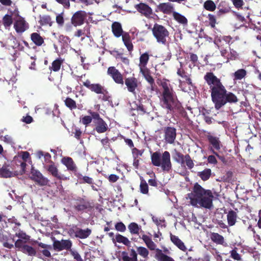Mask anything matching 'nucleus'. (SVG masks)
Wrapping results in <instances>:
<instances>
[{"mask_svg": "<svg viewBox=\"0 0 261 261\" xmlns=\"http://www.w3.org/2000/svg\"><path fill=\"white\" fill-rule=\"evenodd\" d=\"M163 130L165 142L167 144H174L176 138V129L174 127L166 126Z\"/></svg>", "mask_w": 261, "mask_h": 261, "instance_id": "10", "label": "nucleus"}, {"mask_svg": "<svg viewBox=\"0 0 261 261\" xmlns=\"http://www.w3.org/2000/svg\"><path fill=\"white\" fill-rule=\"evenodd\" d=\"M30 178L40 186H47L49 181L39 170L34 168L31 169Z\"/></svg>", "mask_w": 261, "mask_h": 261, "instance_id": "8", "label": "nucleus"}, {"mask_svg": "<svg viewBox=\"0 0 261 261\" xmlns=\"http://www.w3.org/2000/svg\"><path fill=\"white\" fill-rule=\"evenodd\" d=\"M207 190L203 189L198 183H196L191 193L188 194L192 205L196 206L200 199L204 196Z\"/></svg>", "mask_w": 261, "mask_h": 261, "instance_id": "5", "label": "nucleus"}, {"mask_svg": "<svg viewBox=\"0 0 261 261\" xmlns=\"http://www.w3.org/2000/svg\"><path fill=\"white\" fill-rule=\"evenodd\" d=\"M61 163L65 165L67 170L72 172H76L77 171V167L73 159L68 156L64 157L61 160Z\"/></svg>", "mask_w": 261, "mask_h": 261, "instance_id": "25", "label": "nucleus"}, {"mask_svg": "<svg viewBox=\"0 0 261 261\" xmlns=\"http://www.w3.org/2000/svg\"><path fill=\"white\" fill-rule=\"evenodd\" d=\"M237 218L238 214L237 212L232 210L229 211L227 215V220L228 225L229 226L234 225L237 222Z\"/></svg>", "mask_w": 261, "mask_h": 261, "instance_id": "35", "label": "nucleus"}, {"mask_svg": "<svg viewBox=\"0 0 261 261\" xmlns=\"http://www.w3.org/2000/svg\"><path fill=\"white\" fill-rule=\"evenodd\" d=\"M230 257L233 258L234 260L237 261L242 260L241 255L238 253L236 249H232L230 252Z\"/></svg>", "mask_w": 261, "mask_h": 261, "instance_id": "61", "label": "nucleus"}, {"mask_svg": "<svg viewBox=\"0 0 261 261\" xmlns=\"http://www.w3.org/2000/svg\"><path fill=\"white\" fill-rule=\"evenodd\" d=\"M115 229L120 232H124L126 230L125 225L121 222L117 223L115 225Z\"/></svg>", "mask_w": 261, "mask_h": 261, "instance_id": "64", "label": "nucleus"}, {"mask_svg": "<svg viewBox=\"0 0 261 261\" xmlns=\"http://www.w3.org/2000/svg\"><path fill=\"white\" fill-rule=\"evenodd\" d=\"M173 159L177 163H181V164L185 163V155L177 150L175 149L174 150Z\"/></svg>", "mask_w": 261, "mask_h": 261, "instance_id": "48", "label": "nucleus"}, {"mask_svg": "<svg viewBox=\"0 0 261 261\" xmlns=\"http://www.w3.org/2000/svg\"><path fill=\"white\" fill-rule=\"evenodd\" d=\"M158 11L165 14H170L174 11V7L173 5L169 2L160 3L155 9V12Z\"/></svg>", "mask_w": 261, "mask_h": 261, "instance_id": "23", "label": "nucleus"}, {"mask_svg": "<svg viewBox=\"0 0 261 261\" xmlns=\"http://www.w3.org/2000/svg\"><path fill=\"white\" fill-rule=\"evenodd\" d=\"M13 23V19L11 15L6 14L3 18V24L5 28H9Z\"/></svg>", "mask_w": 261, "mask_h": 261, "instance_id": "53", "label": "nucleus"}, {"mask_svg": "<svg viewBox=\"0 0 261 261\" xmlns=\"http://www.w3.org/2000/svg\"><path fill=\"white\" fill-rule=\"evenodd\" d=\"M207 139L210 144L209 149L211 152L212 150L219 151L222 147V144L218 137L212 135H208Z\"/></svg>", "mask_w": 261, "mask_h": 261, "instance_id": "17", "label": "nucleus"}, {"mask_svg": "<svg viewBox=\"0 0 261 261\" xmlns=\"http://www.w3.org/2000/svg\"><path fill=\"white\" fill-rule=\"evenodd\" d=\"M112 31L114 35L117 38L120 37L121 36H122L124 33L121 23L117 21L112 23Z\"/></svg>", "mask_w": 261, "mask_h": 261, "instance_id": "31", "label": "nucleus"}, {"mask_svg": "<svg viewBox=\"0 0 261 261\" xmlns=\"http://www.w3.org/2000/svg\"><path fill=\"white\" fill-rule=\"evenodd\" d=\"M116 242L119 243H122L126 246H129L130 245V242L126 237L119 233L115 236V243Z\"/></svg>", "mask_w": 261, "mask_h": 261, "instance_id": "45", "label": "nucleus"}, {"mask_svg": "<svg viewBox=\"0 0 261 261\" xmlns=\"http://www.w3.org/2000/svg\"><path fill=\"white\" fill-rule=\"evenodd\" d=\"M214 196L212 191L210 190H207L204 196H203L202 198L198 202V204L200 206L204 207L207 209H211L213 206V198Z\"/></svg>", "mask_w": 261, "mask_h": 261, "instance_id": "12", "label": "nucleus"}, {"mask_svg": "<svg viewBox=\"0 0 261 261\" xmlns=\"http://www.w3.org/2000/svg\"><path fill=\"white\" fill-rule=\"evenodd\" d=\"M87 17V13L84 11H78L72 16L71 19V24L74 26H80L84 24Z\"/></svg>", "mask_w": 261, "mask_h": 261, "instance_id": "14", "label": "nucleus"}, {"mask_svg": "<svg viewBox=\"0 0 261 261\" xmlns=\"http://www.w3.org/2000/svg\"><path fill=\"white\" fill-rule=\"evenodd\" d=\"M232 39L230 36H224L222 38L216 39L215 44L220 51L221 55L226 60L225 63L230 60H234L237 59L238 54L233 49L230 47V41Z\"/></svg>", "mask_w": 261, "mask_h": 261, "instance_id": "3", "label": "nucleus"}, {"mask_svg": "<svg viewBox=\"0 0 261 261\" xmlns=\"http://www.w3.org/2000/svg\"><path fill=\"white\" fill-rule=\"evenodd\" d=\"M156 250V258L159 261H174L171 257L163 253L161 250L158 249Z\"/></svg>", "mask_w": 261, "mask_h": 261, "instance_id": "43", "label": "nucleus"}, {"mask_svg": "<svg viewBox=\"0 0 261 261\" xmlns=\"http://www.w3.org/2000/svg\"><path fill=\"white\" fill-rule=\"evenodd\" d=\"M36 156L39 159H41L43 156L44 162L45 163V164H51V162H54L51 160V155L48 152H44L42 151H38L36 152Z\"/></svg>", "mask_w": 261, "mask_h": 261, "instance_id": "38", "label": "nucleus"}, {"mask_svg": "<svg viewBox=\"0 0 261 261\" xmlns=\"http://www.w3.org/2000/svg\"><path fill=\"white\" fill-rule=\"evenodd\" d=\"M141 182L140 185V192L143 194H148V186L145 179L142 177L140 178Z\"/></svg>", "mask_w": 261, "mask_h": 261, "instance_id": "50", "label": "nucleus"}, {"mask_svg": "<svg viewBox=\"0 0 261 261\" xmlns=\"http://www.w3.org/2000/svg\"><path fill=\"white\" fill-rule=\"evenodd\" d=\"M79 180H80V183L81 184H88L89 185L94 184L93 179L88 176H82L81 175L78 176Z\"/></svg>", "mask_w": 261, "mask_h": 261, "instance_id": "54", "label": "nucleus"}, {"mask_svg": "<svg viewBox=\"0 0 261 261\" xmlns=\"http://www.w3.org/2000/svg\"><path fill=\"white\" fill-rule=\"evenodd\" d=\"M136 10L147 18H152L151 15L153 14V11L151 8L147 4L143 3H140L135 5Z\"/></svg>", "mask_w": 261, "mask_h": 261, "instance_id": "16", "label": "nucleus"}, {"mask_svg": "<svg viewBox=\"0 0 261 261\" xmlns=\"http://www.w3.org/2000/svg\"><path fill=\"white\" fill-rule=\"evenodd\" d=\"M169 112H172L175 115H179L182 117H185L187 115L186 111L177 100L172 105V108L168 110V113Z\"/></svg>", "mask_w": 261, "mask_h": 261, "instance_id": "22", "label": "nucleus"}, {"mask_svg": "<svg viewBox=\"0 0 261 261\" xmlns=\"http://www.w3.org/2000/svg\"><path fill=\"white\" fill-rule=\"evenodd\" d=\"M107 73L108 74L111 76L116 83L121 85H123L124 84L122 74L115 67H109L108 69Z\"/></svg>", "mask_w": 261, "mask_h": 261, "instance_id": "15", "label": "nucleus"}, {"mask_svg": "<svg viewBox=\"0 0 261 261\" xmlns=\"http://www.w3.org/2000/svg\"><path fill=\"white\" fill-rule=\"evenodd\" d=\"M130 256H128L127 252L123 251L122 253V259L123 261H138L137 253L134 249L130 252Z\"/></svg>", "mask_w": 261, "mask_h": 261, "instance_id": "33", "label": "nucleus"}, {"mask_svg": "<svg viewBox=\"0 0 261 261\" xmlns=\"http://www.w3.org/2000/svg\"><path fill=\"white\" fill-rule=\"evenodd\" d=\"M13 176L12 172L9 169H8L6 166H3L0 168V177L9 178Z\"/></svg>", "mask_w": 261, "mask_h": 261, "instance_id": "47", "label": "nucleus"}, {"mask_svg": "<svg viewBox=\"0 0 261 261\" xmlns=\"http://www.w3.org/2000/svg\"><path fill=\"white\" fill-rule=\"evenodd\" d=\"M170 240L171 242L176 246L179 249L183 251H186L187 248L184 243L179 239L177 236L170 233Z\"/></svg>", "mask_w": 261, "mask_h": 261, "instance_id": "34", "label": "nucleus"}, {"mask_svg": "<svg viewBox=\"0 0 261 261\" xmlns=\"http://www.w3.org/2000/svg\"><path fill=\"white\" fill-rule=\"evenodd\" d=\"M83 84L92 92L97 94L102 93V91L105 89V88L101 84L98 83L91 84L90 81L89 80H87L85 82H83Z\"/></svg>", "mask_w": 261, "mask_h": 261, "instance_id": "19", "label": "nucleus"}, {"mask_svg": "<svg viewBox=\"0 0 261 261\" xmlns=\"http://www.w3.org/2000/svg\"><path fill=\"white\" fill-rule=\"evenodd\" d=\"M177 74L184 79V82H185L189 85H192L190 74H189L184 69L181 62H180V67L177 68Z\"/></svg>", "mask_w": 261, "mask_h": 261, "instance_id": "27", "label": "nucleus"}, {"mask_svg": "<svg viewBox=\"0 0 261 261\" xmlns=\"http://www.w3.org/2000/svg\"><path fill=\"white\" fill-rule=\"evenodd\" d=\"M177 100L173 95L172 92L162 93V101L164 108L168 110L172 108V105Z\"/></svg>", "mask_w": 261, "mask_h": 261, "instance_id": "18", "label": "nucleus"}, {"mask_svg": "<svg viewBox=\"0 0 261 261\" xmlns=\"http://www.w3.org/2000/svg\"><path fill=\"white\" fill-rule=\"evenodd\" d=\"M64 101L66 107L70 110H75L77 108L76 101L71 98L67 97Z\"/></svg>", "mask_w": 261, "mask_h": 261, "instance_id": "46", "label": "nucleus"}, {"mask_svg": "<svg viewBox=\"0 0 261 261\" xmlns=\"http://www.w3.org/2000/svg\"><path fill=\"white\" fill-rule=\"evenodd\" d=\"M122 40L128 51L131 55L134 50V45L132 42L131 37L129 33L124 32L122 35Z\"/></svg>", "mask_w": 261, "mask_h": 261, "instance_id": "29", "label": "nucleus"}, {"mask_svg": "<svg viewBox=\"0 0 261 261\" xmlns=\"http://www.w3.org/2000/svg\"><path fill=\"white\" fill-rule=\"evenodd\" d=\"M92 233V230L89 228L83 229L76 226H73L69 229L68 233L72 237L74 236L76 238L81 239H85L88 238Z\"/></svg>", "mask_w": 261, "mask_h": 261, "instance_id": "9", "label": "nucleus"}, {"mask_svg": "<svg viewBox=\"0 0 261 261\" xmlns=\"http://www.w3.org/2000/svg\"><path fill=\"white\" fill-rule=\"evenodd\" d=\"M31 39L34 43L38 46L42 45V44L44 42L43 37H41L40 35L37 33H32L31 35Z\"/></svg>", "mask_w": 261, "mask_h": 261, "instance_id": "37", "label": "nucleus"}, {"mask_svg": "<svg viewBox=\"0 0 261 261\" xmlns=\"http://www.w3.org/2000/svg\"><path fill=\"white\" fill-rule=\"evenodd\" d=\"M203 79L208 87L216 110H219L227 103H236L239 101L234 94L227 91L221 80L213 72H207Z\"/></svg>", "mask_w": 261, "mask_h": 261, "instance_id": "1", "label": "nucleus"}, {"mask_svg": "<svg viewBox=\"0 0 261 261\" xmlns=\"http://www.w3.org/2000/svg\"><path fill=\"white\" fill-rule=\"evenodd\" d=\"M101 143L103 147L106 150L109 149H110V150H112L111 147L110 140L108 137H106L105 138L101 139Z\"/></svg>", "mask_w": 261, "mask_h": 261, "instance_id": "59", "label": "nucleus"}, {"mask_svg": "<svg viewBox=\"0 0 261 261\" xmlns=\"http://www.w3.org/2000/svg\"><path fill=\"white\" fill-rule=\"evenodd\" d=\"M20 251L23 253L32 256H35L37 254L36 250L28 245H24Z\"/></svg>", "mask_w": 261, "mask_h": 261, "instance_id": "42", "label": "nucleus"}, {"mask_svg": "<svg viewBox=\"0 0 261 261\" xmlns=\"http://www.w3.org/2000/svg\"><path fill=\"white\" fill-rule=\"evenodd\" d=\"M247 74L246 70L244 69H240L237 70L233 73L234 80H240L243 79Z\"/></svg>", "mask_w": 261, "mask_h": 261, "instance_id": "52", "label": "nucleus"}, {"mask_svg": "<svg viewBox=\"0 0 261 261\" xmlns=\"http://www.w3.org/2000/svg\"><path fill=\"white\" fill-rule=\"evenodd\" d=\"M152 32L158 43L164 45L167 44V38H169V32L164 26L155 23L152 29Z\"/></svg>", "mask_w": 261, "mask_h": 261, "instance_id": "4", "label": "nucleus"}, {"mask_svg": "<svg viewBox=\"0 0 261 261\" xmlns=\"http://www.w3.org/2000/svg\"><path fill=\"white\" fill-rule=\"evenodd\" d=\"M149 60V55L147 53L142 54L139 58V67L141 71L147 68L146 66Z\"/></svg>", "mask_w": 261, "mask_h": 261, "instance_id": "36", "label": "nucleus"}, {"mask_svg": "<svg viewBox=\"0 0 261 261\" xmlns=\"http://www.w3.org/2000/svg\"><path fill=\"white\" fill-rule=\"evenodd\" d=\"M124 83L127 91L134 95L136 94V90H138L141 85V83L134 75L125 78Z\"/></svg>", "mask_w": 261, "mask_h": 261, "instance_id": "7", "label": "nucleus"}, {"mask_svg": "<svg viewBox=\"0 0 261 261\" xmlns=\"http://www.w3.org/2000/svg\"><path fill=\"white\" fill-rule=\"evenodd\" d=\"M15 236L18 237L19 238L25 240H28L30 239V236L27 235L25 232L22 230H19L18 232H16Z\"/></svg>", "mask_w": 261, "mask_h": 261, "instance_id": "63", "label": "nucleus"}, {"mask_svg": "<svg viewBox=\"0 0 261 261\" xmlns=\"http://www.w3.org/2000/svg\"><path fill=\"white\" fill-rule=\"evenodd\" d=\"M14 239L10 236L3 233H0V242L2 243L3 246L8 249H12L14 247L13 243Z\"/></svg>", "mask_w": 261, "mask_h": 261, "instance_id": "24", "label": "nucleus"}, {"mask_svg": "<svg viewBox=\"0 0 261 261\" xmlns=\"http://www.w3.org/2000/svg\"><path fill=\"white\" fill-rule=\"evenodd\" d=\"M212 174V171L209 168H206L201 172H199L197 174L201 179L203 181L208 180Z\"/></svg>", "mask_w": 261, "mask_h": 261, "instance_id": "44", "label": "nucleus"}, {"mask_svg": "<svg viewBox=\"0 0 261 261\" xmlns=\"http://www.w3.org/2000/svg\"><path fill=\"white\" fill-rule=\"evenodd\" d=\"M44 168L53 177L59 180L62 179V175L54 162H51V164H44Z\"/></svg>", "mask_w": 261, "mask_h": 261, "instance_id": "21", "label": "nucleus"}, {"mask_svg": "<svg viewBox=\"0 0 261 261\" xmlns=\"http://www.w3.org/2000/svg\"><path fill=\"white\" fill-rule=\"evenodd\" d=\"M151 161L154 166L160 167L163 172L169 173L172 169L171 155L168 151L162 153L160 150L151 153Z\"/></svg>", "mask_w": 261, "mask_h": 261, "instance_id": "2", "label": "nucleus"}, {"mask_svg": "<svg viewBox=\"0 0 261 261\" xmlns=\"http://www.w3.org/2000/svg\"><path fill=\"white\" fill-rule=\"evenodd\" d=\"M103 176L106 178H107L109 180V182L111 183L115 182L119 179V176L114 174H112L109 175L105 174H103Z\"/></svg>", "mask_w": 261, "mask_h": 261, "instance_id": "60", "label": "nucleus"}, {"mask_svg": "<svg viewBox=\"0 0 261 261\" xmlns=\"http://www.w3.org/2000/svg\"><path fill=\"white\" fill-rule=\"evenodd\" d=\"M54 239H55L54 238ZM72 243L70 240L62 239L61 241L54 240L53 247L55 251H61L63 250H70Z\"/></svg>", "mask_w": 261, "mask_h": 261, "instance_id": "11", "label": "nucleus"}, {"mask_svg": "<svg viewBox=\"0 0 261 261\" xmlns=\"http://www.w3.org/2000/svg\"><path fill=\"white\" fill-rule=\"evenodd\" d=\"M173 16L174 19L180 23L185 24L188 22L187 19L183 15L178 12H173Z\"/></svg>", "mask_w": 261, "mask_h": 261, "instance_id": "49", "label": "nucleus"}, {"mask_svg": "<svg viewBox=\"0 0 261 261\" xmlns=\"http://www.w3.org/2000/svg\"><path fill=\"white\" fill-rule=\"evenodd\" d=\"M39 17V20L38 22L40 25H48L51 27L54 23L50 16L48 15H40Z\"/></svg>", "mask_w": 261, "mask_h": 261, "instance_id": "32", "label": "nucleus"}, {"mask_svg": "<svg viewBox=\"0 0 261 261\" xmlns=\"http://www.w3.org/2000/svg\"><path fill=\"white\" fill-rule=\"evenodd\" d=\"M88 113L92 116L95 130L99 134L106 132L108 126L107 123L100 117L99 114L96 112H93L91 110L88 111Z\"/></svg>", "mask_w": 261, "mask_h": 261, "instance_id": "6", "label": "nucleus"}, {"mask_svg": "<svg viewBox=\"0 0 261 261\" xmlns=\"http://www.w3.org/2000/svg\"><path fill=\"white\" fill-rule=\"evenodd\" d=\"M63 63V59L61 58H58L52 62L51 66L49 67V69L54 72H58L60 70Z\"/></svg>", "mask_w": 261, "mask_h": 261, "instance_id": "40", "label": "nucleus"}, {"mask_svg": "<svg viewBox=\"0 0 261 261\" xmlns=\"http://www.w3.org/2000/svg\"><path fill=\"white\" fill-rule=\"evenodd\" d=\"M88 206V202L83 198H79L74 201L73 207L77 212L83 211L87 209Z\"/></svg>", "mask_w": 261, "mask_h": 261, "instance_id": "28", "label": "nucleus"}, {"mask_svg": "<svg viewBox=\"0 0 261 261\" xmlns=\"http://www.w3.org/2000/svg\"><path fill=\"white\" fill-rule=\"evenodd\" d=\"M207 18H208L209 20V25L212 28H215L217 23L216 16L213 14H208Z\"/></svg>", "mask_w": 261, "mask_h": 261, "instance_id": "62", "label": "nucleus"}, {"mask_svg": "<svg viewBox=\"0 0 261 261\" xmlns=\"http://www.w3.org/2000/svg\"><path fill=\"white\" fill-rule=\"evenodd\" d=\"M140 238H141L147 248L150 250H154L156 249V244L152 241L151 237L147 236L145 234H142L141 237L140 236Z\"/></svg>", "mask_w": 261, "mask_h": 261, "instance_id": "30", "label": "nucleus"}, {"mask_svg": "<svg viewBox=\"0 0 261 261\" xmlns=\"http://www.w3.org/2000/svg\"><path fill=\"white\" fill-rule=\"evenodd\" d=\"M128 229L132 234L139 235L140 230H142L141 226L135 222H132L128 225Z\"/></svg>", "mask_w": 261, "mask_h": 261, "instance_id": "39", "label": "nucleus"}, {"mask_svg": "<svg viewBox=\"0 0 261 261\" xmlns=\"http://www.w3.org/2000/svg\"><path fill=\"white\" fill-rule=\"evenodd\" d=\"M140 72L143 75L145 80L149 83L151 91H154L155 89V84L154 80L151 76L150 71L148 69L146 68L140 70Z\"/></svg>", "mask_w": 261, "mask_h": 261, "instance_id": "26", "label": "nucleus"}, {"mask_svg": "<svg viewBox=\"0 0 261 261\" xmlns=\"http://www.w3.org/2000/svg\"><path fill=\"white\" fill-rule=\"evenodd\" d=\"M211 239L213 242L217 244L222 245L224 243V237L216 232H212L211 234Z\"/></svg>", "mask_w": 261, "mask_h": 261, "instance_id": "41", "label": "nucleus"}, {"mask_svg": "<svg viewBox=\"0 0 261 261\" xmlns=\"http://www.w3.org/2000/svg\"><path fill=\"white\" fill-rule=\"evenodd\" d=\"M14 28L17 33H22L29 28V24L22 17H19L14 23Z\"/></svg>", "mask_w": 261, "mask_h": 261, "instance_id": "20", "label": "nucleus"}, {"mask_svg": "<svg viewBox=\"0 0 261 261\" xmlns=\"http://www.w3.org/2000/svg\"><path fill=\"white\" fill-rule=\"evenodd\" d=\"M203 7L207 11H214L216 10V6L213 1L207 0L204 3Z\"/></svg>", "mask_w": 261, "mask_h": 261, "instance_id": "51", "label": "nucleus"}, {"mask_svg": "<svg viewBox=\"0 0 261 261\" xmlns=\"http://www.w3.org/2000/svg\"><path fill=\"white\" fill-rule=\"evenodd\" d=\"M184 160L189 169H191L194 167V164L189 154L185 155Z\"/></svg>", "mask_w": 261, "mask_h": 261, "instance_id": "57", "label": "nucleus"}, {"mask_svg": "<svg viewBox=\"0 0 261 261\" xmlns=\"http://www.w3.org/2000/svg\"><path fill=\"white\" fill-rule=\"evenodd\" d=\"M38 248L36 250L37 256L39 257H41V255L47 258H50L51 256L50 250L52 249L53 247L50 245L44 244L42 242H37Z\"/></svg>", "mask_w": 261, "mask_h": 261, "instance_id": "13", "label": "nucleus"}, {"mask_svg": "<svg viewBox=\"0 0 261 261\" xmlns=\"http://www.w3.org/2000/svg\"><path fill=\"white\" fill-rule=\"evenodd\" d=\"M168 80L165 79V81L161 83V86L163 87V93H166L172 92V89L170 88V84L168 83Z\"/></svg>", "mask_w": 261, "mask_h": 261, "instance_id": "55", "label": "nucleus"}, {"mask_svg": "<svg viewBox=\"0 0 261 261\" xmlns=\"http://www.w3.org/2000/svg\"><path fill=\"white\" fill-rule=\"evenodd\" d=\"M56 21L59 27H63L64 24V13L58 14L56 17Z\"/></svg>", "mask_w": 261, "mask_h": 261, "instance_id": "58", "label": "nucleus"}, {"mask_svg": "<svg viewBox=\"0 0 261 261\" xmlns=\"http://www.w3.org/2000/svg\"><path fill=\"white\" fill-rule=\"evenodd\" d=\"M138 254L144 258H147L149 254L148 250L144 247H138L137 248Z\"/></svg>", "mask_w": 261, "mask_h": 261, "instance_id": "56", "label": "nucleus"}]
</instances>
